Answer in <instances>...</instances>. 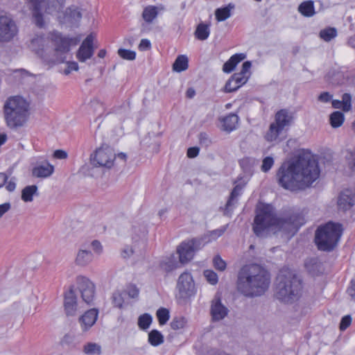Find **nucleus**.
Returning <instances> with one entry per match:
<instances>
[{
  "mask_svg": "<svg viewBox=\"0 0 355 355\" xmlns=\"http://www.w3.org/2000/svg\"><path fill=\"white\" fill-rule=\"evenodd\" d=\"M204 276L207 281L211 285H215L217 284L218 280V275L214 271L211 270H205L204 271Z\"/></svg>",
  "mask_w": 355,
  "mask_h": 355,
  "instance_id": "09e8293b",
  "label": "nucleus"
},
{
  "mask_svg": "<svg viewBox=\"0 0 355 355\" xmlns=\"http://www.w3.org/2000/svg\"><path fill=\"white\" fill-rule=\"evenodd\" d=\"M159 324H165L169 320V311L166 308H159L156 313Z\"/></svg>",
  "mask_w": 355,
  "mask_h": 355,
  "instance_id": "79ce46f5",
  "label": "nucleus"
},
{
  "mask_svg": "<svg viewBox=\"0 0 355 355\" xmlns=\"http://www.w3.org/2000/svg\"><path fill=\"white\" fill-rule=\"evenodd\" d=\"M337 30L334 27H327L320 31V37L325 42H330L337 36Z\"/></svg>",
  "mask_w": 355,
  "mask_h": 355,
  "instance_id": "4c0bfd02",
  "label": "nucleus"
},
{
  "mask_svg": "<svg viewBox=\"0 0 355 355\" xmlns=\"http://www.w3.org/2000/svg\"><path fill=\"white\" fill-rule=\"evenodd\" d=\"M114 114L119 121H124L130 116V106L129 101H125L120 105L114 106L107 114Z\"/></svg>",
  "mask_w": 355,
  "mask_h": 355,
  "instance_id": "a878e982",
  "label": "nucleus"
},
{
  "mask_svg": "<svg viewBox=\"0 0 355 355\" xmlns=\"http://www.w3.org/2000/svg\"><path fill=\"white\" fill-rule=\"evenodd\" d=\"M37 191V187L36 185H30L24 187L21 191V199L24 202L33 201V196Z\"/></svg>",
  "mask_w": 355,
  "mask_h": 355,
  "instance_id": "e433bc0d",
  "label": "nucleus"
},
{
  "mask_svg": "<svg viewBox=\"0 0 355 355\" xmlns=\"http://www.w3.org/2000/svg\"><path fill=\"white\" fill-rule=\"evenodd\" d=\"M202 243V239L200 238H193L188 241L182 242L177 249L180 263H184L191 260L195 251L200 249Z\"/></svg>",
  "mask_w": 355,
  "mask_h": 355,
  "instance_id": "9b49d317",
  "label": "nucleus"
},
{
  "mask_svg": "<svg viewBox=\"0 0 355 355\" xmlns=\"http://www.w3.org/2000/svg\"><path fill=\"white\" fill-rule=\"evenodd\" d=\"M199 153V148L198 147H190L187 150V156L189 158L196 157Z\"/></svg>",
  "mask_w": 355,
  "mask_h": 355,
  "instance_id": "e2e57ef3",
  "label": "nucleus"
},
{
  "mask_svg": "<svg viewBox=\"0 0 355 355\" xmlns=\"http://www.w3.org/2000/svg\"><path fill=\"white\" fill-rule=\"evenodd\" d=\"M352 98L350 94L345 93L342 96V100H332L331 105L334 109H340L344 112H348L352 108Z\"/></svg>",
  "mask_w": 355,
  "mask_h": 355,
  "instance_id": "bb28decb",
  "label": "nucleus"
},
{
  "mask_svg": "<svg viewBox=\"0 0 355 355\" xmlns=\"http://www.w3.org/2000/svg\"><path fill=\"white\" fill-rule=\"evenodd\" d=\"M78 70V64L76 62H68L67 63V68L64 69L63 73L64 75H68L73 71Z\"/></svg>",
  "mask_w": 355,
  "mask_h": 355,
  "instance_id": "5fc2aeb1",
  "label": "nucleus"
},
{
  "mask_svg": "<svg viewBox=\"0 0 355 355\" xmlns=\"http://www.w3.org/2000/svg\"><path fill=\"white\" fill-rule=\"evenodd\" d=\"M221 129L225 132H230L235 130L239 123V116L235 114H230L223 117L221 121Z\"/></svg>",
  "mask_w": 355,
  "mask_h": 355,
  "instance_id": "c85d7f7f",
  "label": "nucleus"
},
{
  "mask_svg": "<svg viewBox=\"0 0 355 355\" xmlns=\"http://www.w3.org/2000/svg\"><path fill=\"white\" fill-rule=\"evenodd\" d=\"M343 234L342 225L328 222L320 225L315 232L314 242L320 251L330 252L338 246Z\"/></svg>",
  "mask_w": 355,
  "mask_h": 355,
  "instance_id": "423d86ee",
  "label": "nucleus"
},
{
  "mask_svg": "<svg viewBox=\"0 0 355 355\" xmlns=\"http://www.w3.org/2000/svg\"><path fill=\"white\" fill-rule=\"evenodd\" d=\"M53 157L56 159H64L67 157V153L63 150H56L53 153Z\"/></svg>",
  "mask_w": 355,
  "mask_h": 355,
  "instance_id": "680f3d73",
  "label": "nucleus"
},
{
  "mask_svg": "<svg viewBox=\"0 0 355 355\" xmlns=\"http://www.w3.org/2000/svg\"><path fill=\"white\" fill-rule=\"evenodd\" d=\"M304 224L303 216L288 210L279 216L274 214L273 207L264 205L259 208L254 219L253 231L259 237L266 236L271 230L275 234L286 241L290 240Z\"/></svg>",
  "mask_w": 355,
  "mask_h": 355,
  "instance_id": "f257e3e1",
  "label": "nucleus"
},
{
  "mask_svg": "<svg viewBox=\"0 0 355 355\" xmlns=\"http://www.w3.org/2000/svg\"><path fill=\"white\" fill-rule=\"evenodd\" d=\"M159 266L163 270L166 272H169L176 268L177 263L171 259H167L166 261H162Z\"/></svg>",
  "mask_w": 355,
  "mask_h": 355,
  "instance_id": "de8ad7c7",
  "label": "nucleus"
},
{
  "mask_svg": "<svg viewBox=\"0 0 355 355\" xmlns=\"http://www.w3.org/2000/svg\"><path fill=\"white\" fill-rule=\"evenodd\" d=\"M299 12L305 17H311V0L304 1L298 8Z\"/></svg>",
  "mask_w": 355,
  "mask_h": 355,
  "instance_id": "8fccbe9b",
  "label": "nucleus"
},
{
  "mask_svg": "<svg viewBox=\"0 0 355 355\" xmlns=\"http://www.w3.org/2000/svg\"><path fill=\"white\" fill-rule=\"evenodd\" d=\"M271 282L270 272L257 263L246 264L239 271L236 287L247 297H260L268 290Z\"/></svg>",
  "mask_w": 355,
  "mask_h": 355,
  "instance_id": "7ed1b4c3",
  "label": "nucleus"
},
{
  "mask_svg": "<svg viewBox=\"0 0 355 355\" xmlns=\"http://www.w3.org/2000/svg\"><path fill=\"white\" fill-rule=\"evenodd\" d=\"M324 271V267L323 264L320 262H315L312 263V275L314 274L315 275H321Z\"/></svg>",
  "mask_w": 355,
  "mask_h": 355,
  "instance_id": "603ef678",
  "label": "nucleus"
},
{
  "mask_svg": "<svg viewBox=\"0 0 355 355\" xmlns=\"http://www.w3.org/2000/svg\"><path fill=\"white\" fill-rule=\"evenodd\" d=\"M187 320L184 317H175L171 322V327L174 330L180 329L184 327Z\"/></svg>",
  "mask_w": 355,
  "mask_h": 355,
  "instance_id": "a18cd8bd",
  "label": "nucleus"
},
{
  "mask_svg": "<svg viewBox=\"0 0 355 355\" xmlns=\"http://www.w3.org/2000/svg\"><path fill=\"white\" fill-rule=\"evenodd\" d=\"M112 303L116 307L121 308L123 304V298L119 292H114L112 297Z\"/></svg>",
  "mask_w": 355,
  "mask_h": 355,
  "instance_id": "864d4df0",
  "label": "nucleus"
},
{
  "mask_svg": "<svg viewBox=\"0 0 355 355\" xmlns=\"http://www.w3.org/2000/svg\"><path fill=\"white\" fill-rule=\"evenodd\" d=\"M277 184L291 191L304 190L311 186V152L299 153L284 162L276 172Z\"/></svg>",
  "mask_w": 355,
  "mask_h": 355,
  "instance_id": "f03ea898",
  "label": "nucleus"
},
{
  "mask_svg": "<svg viewBox=\"0 0 355 355\" xmlns=\"http://www.w3.org/2000/svg\"><path fill=\"white\" fill-rule=\"evenodd\" d=\"M148 341L152 346H159L164 341V336L159 331L153 329L148 333Z\"/></svg>",
  "mask_w": 355,
  "mask_h": 355,
  "instance_id": "473e14b6",
  "label": "nucleus"
},
{
  "mask_svg": "<svg viewBox=\"0 0 355 355\" xmlns=\"http://www.w3.org/2000/svg\"><path fill=\"white\" fill-rule=\"evenodd\" d=\"M287 130L275 125L273 122L270 124L264 138L268 142H280L286 139Z\"/></svg>",
  "mask_w": 355,
  "mask_h": 355,
  "instance_id": "aec40b11",
  "label": "nucleus"
},
{
  "mask_svg": "<svg viewBox=\"0 0 355 355\" xmlns=\"http://www.w3.org/2000/svg\"><path fill=\"white\" fill-rule=\"evenodd\" d=\"M195 37L199 40H207L210 34L209 26L203 23L199 24L195 31Z\"/></svg>",
  "mask_w": 355,
  "mask_h": 355,
  "instance_id": "72a5a7b5",
  "label": "nucleus"
},
{
  "mask_svg": "<svg viewBox=\"0 0 355 355\" xmlns=\"http://www.w3.org/2000/svg\"><path fill=\"white\" fill-rule=\"evenodd\" d=\"M151 48V43L148 39H142L139 44V49L141 51L149 50Z\"/></svg>",
  "mask_w": 355,
  "mask_h": 355,
  "instance_id": "bf43d9fd",
  "label": "nucleus"
},
{
  "mask_svg": "<svg viewBox=\"0 0 355 355\" xmlns=\"http://www.w3.org/2000/svg\"><path fill=\"white\" fill-rule=\"evenodd\" d=\"M242 187L240 185H236L230 193V198L226 203L225 212V215L229 214L232 210V207L236 202V198L241 194Z\"/></svg>",
  "mask_w": 355,
  "mask_h": 355,
  "instance_id": "7c9ffc66",
  "label": "nucleus"
},
{
  "mask_svg": "<svg viewBox=\"0 0 355 355\" xmlns=\"http://www.w3.org/2000/svg\"><path fill=\"white\" fill-rule=\"evenodd\" d=\"M98 315V309H91L79 318L78 321L83 331H87L95 324Z\"/></svg>",
  "mask_w": 355,
  "mask_h": 355,
  "instance_id": "412c9836",
  "label": "nucleus"
},
{
  "mask_svg": "<svg viewBox=\"0 0 355 355\" xmlns=\"http://www.w3.org/2000/svg\"><path fill=\"white\" fill-rule=\"evenodd\" d=\"M33 6V16L37 26L42 28L44 25L43 15L42 13V5L46 0H27Z\"/></svg>",
  "mask_w": 355,
  "mask_h": 355,
  "instance_id": "393cba45",
  "label": "nucleus"
},
{
  "mask_svg": "<svg viewBox=\"0 0 355 355\" xmlns=\"http://www.w3.org/2000/svg\"><path fill=\"white\" fill-rule=\"evenodd\" d=\"M153 321V318L149 313H144L138 318V326L142 330L149 328Z\"/></svg>",
  "mask_w": 355,
  "mask_h": 355,
  "instance_id": "58836bf2",
  "label": "nucleus"
},
{
  "mask_svg": "<svg viewBox=\"0 0 355 355\" xmlns=\"http://www.w3.org/2000/svg\"><path fill=\"white\" fill-rule=\"evenodd\" d=\"M54 171V166L49 162L44 161L37 163L32 170V175L36 178H46L52 175Z\"/></svg>",
  "mask_w": 355,
  "mask_h": 355,
  "instance_id": "4be33fe9",
  "label": "nucleus"
},
{
  "mask_svg": "<svg viewBox=\"0 0 355 355\" xmlns=\"http://www.w3.org/2000/svg\"><path fill=\"white\" fill-rule=\"evenodd\" d=\"M164 10V6L162 4L159 6L153 5L147 6L143 10L141 14L142 19L147 24H152L153 21L157 17L159 12Z\"/></svg>",
  "mask_w": 355,
  "mask_h": 355,
  "instance_id": "5701e85b",
  "label": "nucleus"
},
{
  "mask_svg": "<svg viewBox=\"0 0 355 355\" xmlns=\"http://www.w3.org/2000/svg\"><path fill=\"white\" fill-rule=\"evenodd\" d=\"M293 119L292 112L286 109H282L275 114L273 123L288 131L293 123Z\"/></svg>",
  "mask_w": 355,
  "mask_h": 355,
  "instance_id": "6ab92c4d",
  "label": "nucleus"
},
{
  "mask_svg": "<svg viewBox=\"0 0 355 355\" xmlns=\"http://www.w3.org/2000/svg\"><path fill=\"white\" fill-rule=\"evenodd\" d=\"M49 38L54 46L55 51L60 53L69 51L71 46H76L80 41V37H66L56 31L49 33Z\"/></svg>",
  "mask_w": 355,
  "mask_h": 355,
  "instance_id": "1a4fd4ad",
  "label": "nucleus"
},
{
  "mask_svg": "<svg viewBox=\"0 0 355 355\" xmlns=\"http://www.w3.org/2000/svg\"><path fill=\"white\" fill-rule=\"evenodd\" d=\"M229 313V309L222 303L221 294L216 293L211 301L210 315L211 320L218 322L224 319Z\"/></svg>",
  "mask_w": 355,
  "mask_h": 355,
  "instance_id": "2eb2a0df",
  "label": "nucleus"
},
{
  "mask_svg": "<svg viewBox=\"0 0 355 355\" xmlns=\"http://www.w3.org/2000/svg\"><path fill=\"white\" fill-rule=\"evenodd\" d=\"M213 262L215 268L220 271H223L226 268V263L218 255L214 258Z\"/></svg>",
  "mask_w": 355,
  "mask_h": 355,
  "instance_id": "3c124183",
  "label": "nucleus"
},
{
  "mask_svg": "<svg viewBox=\"0 0 355 355\" xmlns=\"http://www.w3.org/2000/svg\"><path fill=\"white\" fill-rule=\"evenodd\" d=\"M246 58V55L243 53H235L232 55L228 60H227L223 66V71L226 73H230L233 71L236 67L240 63L241 61L245 60Z\"/></svg>",
  "mask_w": 355,
  "mask_h": 355,
  "instance_id": "cd10ccee",
  "label": "nucleus"
},
{
  "mask_svg": "<svg viewBox=\"0 0 355 355\" xmlns=\"http://www.w3.org/2000/svg\"><path fill=\"white\" fill-rule=\"evenodd\" d=\"M118 55L123 60H134L136 58V52L125 49H119Z\"/></svg>",
  "mask_w": 355,
  "mask_h": 355,
  "instance_id": "c03bdc74",
  "label": "nucleus"
},
{
  "mask_svg": "<svg viewBox=\"0 0 355 355\" xmlns=\"http://www.w3.org/2000/svg\"><path fill=\"white\" fill-rule=\"evenodd\" d=\"M18 33L15 21L8 15L0 13V42L11 41Z\"/></svg>",
  "mask_w": 355,
  "mask_h": 355,
  "instance_id": "f8f14e48",
  "label": "nucleus"
},
{
  "mask_svg": "<svg viewBox=\"0 0 355 355\" xmlns=\"http://www.w3.org/2000/svg\"><path fill=\"white\" fill-rule=\"evenodd\" d=\"M345 121V115L340 111H335L329 116V122L332 128H337L340 127Z\"/></svg>",
  "mask_w": 355,
  "mask_h": 355,
  "instance_id": "f704fd0d",
  "label": "nucleus"
},
{
  "mask_svg": "<svg viewBox=\"0 0 355 355\" xmlns=\"http://www.w3.org/2000/svg\"><path fill=\"white\" fill-rule=\"evenodd\" d=\"M115 159L116 154L114 149L107 145H103L98 148L94 155H92L90 157L91 163L94 166L107 168H110L113 166Z\"/></svg>",
  "mask_w": 355,
  "mask_h": 355,
  "instance_id": "0eeeda50",
  "label": "nucleus"
},
{
  "mask_svg": "<svg viewBox=\"0 0 355 355\" xmlns=\"http://www.w3.org/2000/svg\"><path fill=\"white\" fill-rule=\"evenodd\" d=\"M93 259V254L90 250L80 249L77 253L75 263L77 266H85Z\"/></svg>",
  "mask_w": 355,
  "mask_h": 355,
  "instance_id": "c756f323",
  "label": "nucleus"
},
{
  "mask_svg": "<svg viewBox=\"0 0 355 355\" xmlns=\"http://www.w3.org/2000/svg\"><path fill=\"white\" fill-rule=\"evenodd\" d=\"M83 352L86 354H101V347L95 343H88L84 345Z\"/></svg>",
  "mask_w": 355,
  "mask_h": 355,
  "instance_id": "ea45409f",
  "label": "nucleus"
},
{
  "mask_svg": "<svg viewBox=\"0 0 355 355\" xmlns=\"http://www.w3.org/2000/svg\"><path fill=\"white\" fill-rule=\"evenodd\" d=\"M3 114L10 128L22 127L28 119L29 103L21 96H11L4 103Z\"/></svg>",
  "mask_w": 355,
  "mask_h": 355,
  "instance_id": "39448f33",
  "label": "nucleus"
},
{
  "mask_svg": "<svg viewBox=\"0 0 355 355\" xmlns=\"http://www.w3.org/2000/svg\"><path fill=\"white\" fill-rule=\"evenodd\" d=\"M91 245L92 249L98 254H100L102 252V245L101 243L97 241L94 240L92 242Z\"/></svg>",
  "mask_w": 355,
  "mask_h": 355,
  "instance_id": "338daca9",
  "label": "nucleus"
},
{
  "mask_svg": "<svg viewBox=\"0 0 355 355\" xmlns=\"http://www.w3.org/2000/svg\"><path fill=\"white\" fill-rule=\"evenodd\" d=\"M189 67V59L186 55H179L173 64V70L175 72L186 71Z\"/></svg>",
  "mask_w": 355,
  "mask_h": 355,
  "instance_id": "2f4dec72",
  "label": "nucleus"
},
{
  "mask_svg": "<svg viewBox=\"0 0 355 355\" xmlns=\"http://www.w3.org/2000/svg\"><path fill=\"white\" fill-rule=\"evenodd\" d=\"M94 38L95 35L92 33L83 41L76 53V58L80 62H85L93 55Z\"/></svg>",
  "mask_w": 355,
  "mask_h": 355,
  "instance_id": "f3484780",
  "label": "nucleus"
},
{
  "mask_svg": "<svg viewBox=\"0 0 355 355\" xmlns=\"http://www.w3.org/2000/svg\"><path fill=\"white\" fill-rule=\"evenodd\" d=\"M331 98L332 95L330 94L329 92H323L318 97V100L323 103L329 102L331 100Z\"/></svg>",
  "mask_w": 355,
  "mask_h": 355,
  "instance_id": "69168bd1",
  "label": "nucleus"
},
{
  "mask_svg": "<svg viewBox=\"0 0 355 355\" xmlns=\"http://www.w3.org/2000/svg\"><path fill=\"white\" fill-rule=\"evenodd\" d=\"M78 306L74 286H71L64 294V310L66 315L67 316H74L76 314Z\"/></svg>",
  "mask_w": 355,
  "mask_h": 355,
  "instance_id": "dca6fc26",
  "label": "nucleus"
},
{
  "mask_svg": "<svg viewBox=\"0 0 355 355\" xmlns=\"http://www.w3.org/2000/svg\"><path fill=\"white\" fill-rule=\"evenodd\" d=\"M139 289L135 285H131L128 288V295L131 298H136L139 295Z\"/></svg>",
  "mask_w": 355,
  "mask_h": 355,
  "instance_id": "052dcab7",
  "label": "nucleus"
},
{
  "mask_svg": "<svg viewBox=\"0 0 355 355\" xmlns=\"http://www.w3.org/2000/svg\"><path fill=\"white\" fill-rule=\"evenodd\" d=\"M176 288L178 299L186 300L196 294L195 283L191 273L184 272L178 277Z\"/></svg>",
  "mask_w": 355,
  "mask_h": 355,
  "instance_id": "6e6552de",
  "label": "nucleus"
},
{
  "mask_svg": "<svg viewBox=\"0 0 355 355\" xmlns=\"http://www.w3.org/2000/svg\"><path fill=\"white\" fill-rule=\"evenodd\" d=\"M275 163L274 159L271 156H267L263 159L262 164L261 166V170L264 172H268L272 167L273 166Z\"/></svg>",
  "mask_w": 355,
  "mask_h": 355,
  "instance_id": "49530a36",
  "label": "nucleus"
},
{
  "mask_svg": "<svg viewBox=\"0 0 355 355\" xmlns=\"http://www.w3.org/2000/svg\"><path fill=\"white\" fill-rule=\"evenodd\" d=\"M226 229L227 226H223L218 229L214 230L210 232V236L214 239H217L225 233Z\"/></svg>",
  "mask_w": 355,
  "mask_h": 355,
  "instance_id": "13d9d810",
  "label": "nucleus"
},
{
  "mask_svg": "<svg viewBox=\"0 0 355 355\" xmlns=\"http://www.w3.org/2000/svg\"><path fill=\"white\" fill-rule=\"evenodd\" d=\"M65 16L69 20L78 21L82 17L81 12L78 8L69 7L66 10Z\"/></svg>",
  "mask_w": 355,
  "mask_h": 355,
  "instance_id": "a19ab883",
  "label": "nucleus"
},
{
  "mask_svg": "<svg viewBox=\"0 0 355 355\" xmlns=\"http://www.w3.org/2000/svg\"><path fill=\"white\" fill-rule=\"evenodd\" d=\"M347 293L352 297H355V279L351 281L350 286L347 289Z\"/></svg>",
  "mask_w": 355,
  "mask_h": 355,
  "instance_id": "774afa93",
  "label": "nucleus"
},
{
  "mask_svg": "<svg viewBox=\"0 0 355 355\" xmlns=\"http://www.w3.org/2000/svg\"><path fill=\"white\" fill-rule=\"evenodd\" d=\"M355 203V193L350 189L342 191L337 198V206L339 210L345 211L350 209Z\"/></svg>",
  "mask_w": 355,
  "mask_h": 355,
  "instance_id": "a211bd4d",
  "label": "nucleus"
},
{
  "mask_svg": "<svg viewBox=\"0 0 355 355\" xmlns=\"http://www.w3.org/2000/svg\"><path fill=\"white\" fill-rule=\"evenodd\" d=\"M252 64L250 61L243 63L241 71L234 73L226 83L224 89H240L244 86L251 76Z\"/></svg>",
  "mask_w": 355,
  "mask_h": 355,
  "instance_id": "9d476101",
  "label": "nucleus"
},
{
  "mask_svg": "<svg viewBox=\"0 0 355 355\" xmlns=\"http://www.w3.org/2000/svg\"><path fill=\"white\" fill-rule=\"evenodd\" d=\"M302 288V279L293 270L282 268L275 279L274 295L281 302L291 304L300 297Z\"/></svg>",
  "mask_w": 355,
  "mask_h": 355,
  "instance_id": "20e7f679",
  "label": "nucleus"
},
{
  "mask_svg": "<svg viewBox=\"0 0 355 355\" xmlns=\"http://www.w3.org/2000/svg\"><path fill=\"white\" fill-rule=\"evenodd\" d=\"M352 323V318L349 315L344 316L340 323V329L341 331L345 330Z\"/></svg>",
  "mask_w": 355,
  "mask_h": 355,
  "instance_id": "6e6d98bb",
  "label": "nucleus"
},
{
  "mask_svg": "<svg viewBox=\"0 0 355 355\" xmlns=\"http://www.w3.org/2000/svg\"><path fill=\"white\" fill-rule=\"evenodd\" d=\"M76 284L83 302L90 305L95 297L94 284L85 276H78Z\"/></svg>",
  "mask_w": 355,
  "mask_h": 355,
  "instance_id": "ddd939ff",
  "label": "nucleus"
},
{
  "mask_svg": "<svg viewBox=\"0 0 355 355\" xmlns=\"http://www.w3.org/2000/svg\"><path fill=\"white\" fill-rule=\"evenodd\" d=\"M11 208V205L10 202H5L3 204L0 205V218L8 211Z\"/></svg>",
  "mask_w": 355,
  "mask_h": 355,
  "instance_id": "0e129e2a",
  "label": "nucleus"
},
{
  "mask_svg": "<svg viewBox=\"0 0 355 355\" xmlns=\"http://www.w3.org/2000/svg\"><path fill=\"white\" fill-rule=\"evenodd\" d=\"M325 162L324 157L312 154V188L320 190L323 187L320 177Z\"/></svg>",
  "mask_w": 355,
  "mask_h": 355,
  "instance_id": "4468645a",
  "label": "nucleus"
},
{
  "mask_svg": "<svg viewBox=\"0 0 355 355\" xmlns=\"http://www.w3.org/2000/svg\"><path fill=\"white\" fill-rule=\"evenodd\" d=\"M345 157L348 167L355 171V150L347 149Z\"/></svg>",
  "mask_w": 355,
  "mask_h": 355,
  "instance_id": "37998d69",
  "label": "nucleus"
},
{
  "mask_svg": "<svg viewBox=\"0 0 355 355\" xmlns=\"http://www.w3.org/2000/svg\"><path fill=\"white\" fill-rule=\"evenodd\" d=\"M198 137H199L200 144L202 146L207 147L211 144V140L209 138V136L207 133L201 132V133H200Z\"/></svg>",
  "mask_w": 355,
  "mask_h": 355,
  "instance_id": "4d7b16f0",
  "label": "nucleus"
},
{
  "mask_svg": "<svg viewBox=\"0 0 355 355\" xmlns=\"http://www.w3.org/2000/svg\"><path fill=\"white\" fill-rule=\"evenodd\" d=\"M33 6V16L37 26L42 28L44 25L43 15L42 13V5L46 0H27Z\"/></svg>",
  "mask_w": 355,
  "mask_h": 355,
  "instance_id": "b1692460",
  "label": "nucleus"
},
{
  "mask_svg": "<svg viewBox=\"0 0 355 355\" xmlns=\"http://www.w3.org/2000/svg\"><path fill=\"white\" fill-rule=\"evenodd\" d=\"M233 6L229 4L227 6L217 8L215 11L216 19L218 21H223L231 16V10Z\"/></svg>",
  "mask_w": 355,
  "mask_h": 355,
  "instance_id": "c9c22d12",
  "label": "nucleus"
}]
</instances>
